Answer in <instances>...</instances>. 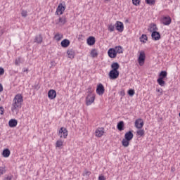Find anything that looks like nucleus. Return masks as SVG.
Returning a JSON list of instances; mask_svg holds the SVG:
<instances>
[{
    "label": "nucleus",
    "instance_id": "f257e3e1",
    "mask_svg": "<svg viewBox=\"0 0 180 180\" xmlns=\"http://www.w3.org/2000/svg\"><path fill=\"white\" fill-rule=\"evenodd\" d=\"M22 102H23V97L20 94H17L13 98L11 110L13 113H18L19 109L22 108Z\"/></svg>",
    "mask_w": 180,
    "mask_h": 180
},
{
    "label": "nucleus",
    "instance_id": "f03ea898",
    "mask_svg": "<svg viewBox=\"0 0 180 180\" xmlns=\"http://www.w3.org/2000/svg\"><path fill=\"white\" fill-rule=\"evenodd\" d=\"M58 136L60 139H67L68 131L64 127H61L58 131Z\"/></svg>",
    "mask_w": 180,
    "mask_h": 180
},
{
    "label": "nucleus",
    "instance_id": "7ed1b4c3",
    "mask_svg": "<svg viewBox=\"0 0 180 180\" xmlns=\"http://www.w3.org/2000/svg\"><path fill=\"white\" fill-rule=\"evenodd\" d=\"M144 61H146V53H144L143 51H141L139 52V56L138 58V63L139 65H143Z\"/></svg>",
    "mask_w": 180,
    "mask_h": 180
},
{
    "label": "nucleus",
    "instance_id": "20e7f679",
    "mask_svg": "<svg viewBox=\"0 0 180 180\" xmlns=\"http://www.w3.org/2000/svg\"><path fill=\"white\" fill-rule=\"evenodd\" d=\"M95 102V94H88L86 98V105L89 106Z\"/></svg>",
    "mask_w": 180,
    "mask_h": 180
},
{
    "label": "nucleus",
    "instance_id": "39448f33",
    "mask_svg": "<svg viewBox=\"0 0 180 180\" xmlns=\"http://www.w3.org/2000/svg\"><path fill=\"white\" fill-rule=\"evenodd\" d=\"M109 77L110 79H116L119 77V70H111L109 72Z\"/></svg>",
    "mask_w": 180,
    "mask_h": 180
},
{
    "label": "nucleus",
    "instance_id": "423d86ee",
    "mask_svg": "<svg viewBox=\"0 0 180 180\" xmlns=\"http://www.w3.org/2000/svg\"><path fill=\"white\" fill-rule=\"evenodd\" d=\"M96 94H98V95H102L103 94H105V87L103 86V84H99L97 86V89L96 90Z\"/></svg>",
    "mask_w": 180,
    "mask_h": 180
},
{
    "label": "nucleus",
    "instance_id": "0eeeda50",
    "mask_svg": "<svg viewBox=\"0 0 180 180\" xmlns=\"http://www.w3.org/2000/svg\"><path fill=\"white\" fill-rule=\"evenodd\" d=\"M144 126V122L142 119H138L135 121V127L136 129H142Z\"/></svg>",
    "mask_w": 180,
    "mask_h": 180
},
{
    "label": "nucleus",
    "instance_id": "6e6552de",
    "mask_svg": "<svg viewBox=\"0 0 180 180\" xmlns=\"http://www.w3.org/2000/svg\"><path fill=\"white\" fill-rule=\"evenodd\" d=\"M64 11H65V7H64L63 4H60L57 8L56 13L57 15H63V13H64Z\"/></svg>",
    "mask_w": 180,
    "mask_h": 180
},
{
    "label": "nucleus",
    "instance_id": "1a4fd4ad",
    "mask_svg": "<svg viewBox=\"0 0 180 180\" xmlns=\"http://www.w3.org/2000/svg\"><path fill=\"white\" fill-rule=\"evenodd\" d=\"M115 27H116L117 30H118V32H123V30L124 29V26L123 25V22H122L120 21H117L115 23Z\"/></svg>",
    "mask_w": 180,
    "mask_h": 180
},
{
    "label": "nucleus",
    "instance_id": "9d476101",
    "mask_svg": "<svg viewBox=\"0 0 180 180\" xmlns=\"http://www.w3.org/2000/svg\"><path fill=\"white\" fill-rule=\"evenodd\" d=\"M108 54L110 58H116L117 53L115 49H110L108 51Z\"/></svg>",
    "mask_w": 180,
    "mask_h": 180
},
{
    "label": "nucleus",
    "instance_id": "9b49d317",
    "mask_svg": "<svg viewBox=\"0 0 180 180\" xmlns=\"http://www.w3.org/2000/svg\"><path fill=\"white\" fill-rule=\"evenodd\" d=\"M105 134V129L103 128H98L96 130V137H102Z\"/></svg>",
    "mask_w": 180,
    "mask_h": 180
},
{
    "label": "nucleus",
    "instance_id": "f8f14e48",
    "mask_svg": "<svg viewBox=\"0 0 180 180\" xmlns=\"http://www.w3.org/2000/svg\"><path fill=\"white\" fill-rule=\"evenodd\" d=\"M153 40H160L161 39V34L158 32H153L151 34Z\"/></svg>",
    "mask_w": 180,
    "mask_h": 180
},
{
    "label": "nucleus",
    "instance_id": "ddd939ff",
    "mask_svg": "<svg viewBox=\"0 0 180 180\" xmlns=\"http://www.w3.org/2000/svg\"><path fill=\"white\" fill-rule=\"evenodd\" d=\"M48 96L49 99H55L56 96H57V93L56 92L55 90H50L48 92Z\"/></svg>",
    "mask_w": 180,
    "mask_h": 180
},
{
    "label": "nucleus",
    "instance_id": "4468645a",
    "mask_svg": "<svg viewBox=\"0 0 180 180\" xmlns=\"http://www.w3.org/2000/svg\"><path fill=\"white\" fill-rule=\"evenodd\" d=\"M163 25L165 26H168L171 25V18L169 17H164L162 20Z\"/></svg>",
    "mask_w": 180,
    "mask_h": 180
},
{
    "label": "nucleus",
    "instance_id": "2eb2a0df",
    "mask_svg": "<svg viewBox=\"0 0 180 180\" xmlns=\"http://www.w3.org/2000/svg\"><path fill=\"white\" fill-rule=\"evenodd\" d=\"M134 136V135H133V132H131V131H129L125 134L124 139L130 141L133 139Z\"/></svg>",
    "mask_w": 180,
    "mask_h": 180
},
{
    "label": "nucleus",
    "instance_id": "dca6fc26",
    "mask_svg": "<svg viewBox=\"0 0 180 180\" xmlns=\"http://www.w3.org/2000/svg\"><path fill=\"white\" fill-rule=\"evenodd\" d=\"M8 126L10 127H16V126H18V120H14V119H11L9 122H8Z\"/></svg>",
    "mask_w": 180,
    "mask_h": 180
},
{
    "label": "nucleus",
    "instance_id": "f3484780",
    "mask_svg": "<svg viewBox=\"0 0 180 180\" xmlns=\"http://www.w3.org/2000/svg\"><path fill=\"white\" fill-rule=\"evenodd\" d=\"M43 41V37H41V35H37L34 39V43H37L38 44H40Z\"/></svg>",
    "mask_w": 180,
    "mask_h": 180
},
{
    "label": "nucleus",
    "instance_id": "a211bd4d",
    "mask_svg": "<svg viewBox=\"0 0 180 180\" xmlns=\"http://www.w3.org/2000/svg\"><path fill=\"white\" fill-rule=\"evenodd\" d=\"M87 44H89V46H94V44H95V37H89L87 39Z\"/></svg>",
    "mask_w": 180,
    "mask_h": 180
},
{
    "label": "nucleus",
    "instance_id": "6ab92c4d",
    "mask_svg": "<svg viewBox=\"0 0 180 180\" xmlns=\"http://www.w3.org/2000/svg\"><path fill=\"white\" fill-rule=\"evenodd\" d=\"M112 70L111 71H118L119 68H120V65L117 63H113L111 65Z\"/></svg>",
    "mask_w": 180,
    "mask_h": 180
},
{
    "label": "nucleus",
    "instance_id": "aec40b11",
    "mask_svg": "<svg viewBox=\"0 0 180 180\" xmlns=\"http://www.w3.org/2000/svg\"><path fill=\"white\" fill-rule=\"evenodd\" d=\"M64 144V141L59 139L56 143V147L58 148H61Z\"/></svg>",
    "mask_w": 180,
    "mask_h": 180
},
{
    "label": "nucleus",
    "instance_id": "412c9836",
    "mask_svg": "<svg viewBox=\"0 0 180 180\" xmlns=\"http://www.w3.org/2000/svg\"><path fill=\"white\" fill-rule=\"evenodd\" d=\"M148 32H157V25L155 24H152L150 25V27L148 29Z\"/></svg>",
    "mask_w": 180,
    "mask_h": 180
},
{
    "label": "nucleus",
    "instance_id": "4be33fe9",
    "mask_svg": "<svg viewBox=\"0 0 180 180\" xmlns=\"http://www.w3.org/2000/svg\"><path fill=\"white\" fill-rule=\"evenodd\" d=\"M2 155L3 157L7 158V157H9V155H11V150H9V149H5L3 150Z\"/></svg>",
    "mask_w": 180,
    "mask_h": 180
},
{
    "label": "nucleus",
    "instance_id": "5701e85b",
    "mask_svg": "<svg viewBox=\"0 0 180 180\" xmlns=\"http://www.w3.org/2000/svg\"><path fill=\"white\" fill-rule=\"evenodd\" d=\"M62 47H68L70 46V41L68 39H64L61 41Z\"/></svg>",
    "mask_w": 180,
    "mask_h": 180
},
{
    "label": "nucleus",
    "instance_id": "b1692460",
    "mask_svg": "<svg viewBox=\"0 0 180 180\" xmlns=\"http://www.w3.org/2000/svg\"><path fill=\"white\" fill-rule=\"evenodd\" d=\"M66 22H67V20L65 19V18L63 17L59 18L58 22L57 23L58 25H60V26H62V25H65Z\"/></svg>",
    "mask_w": 180,
    "mask_h": 180
},
{
    "label": "nucleus",
    "instance_id": "393cba45",
    "mask_svg": "<svg viewBox=\"0 0 180 180\" xmlns=\"http://www.w3.org/2000/svg\"><path fill=\"white\" fill-rule=\"evenodd\" d=\"M114 50H115V53H118V54H122V53H123V49L120 46H115L114 48Z\"/></svg>",
    "mask_w": 180,
    "mask_h": 180
},
{
    "label": "nucleus",
    "instance_id": "a878e982",
    "mask_svg": "<svg viewBox=\"0 0 180 180\" xmlns=\"http://www.w3.org/2000/svg\"><path fill=\"white\" fill-rule=\"evenodd\" d=\"M123 127H124V122L121 121L117 124V129L120 131H122V130H123Z\"/></svg>",
    "mask_w": 180,
    "mask_h": 180
},
{
    "label": "nucleus",
    "instance_id": "bb28decb",
    "mask_svg": "<svg viewBox=\"0 0 180 180\" xmlns=\"http://www.w3.org/2000/svg\"><path fill=\"white\" fill-rule=\"evenodd\" d=\"M122 146L124 147H127L130 144V141L129 139H125V138L122 140Z\"/></svg>",
    "mask_w": 180,
    "mask_h": 180
},
{
    "label": "nucleus",
    "instance_id": "cd10ccee",
    "mask_svg": "<svg viewBox=\"0 0 180 180\" xmlns=\"http://www.w3.org/2000/svg\"><path fill=\"white\" fill-rule=\"evenodd\" d=\"M63 39V34L58 33L55 35V40H56V41H60V40H62Z\"/></svg>",
    "mask_w": 180,
    "mask_h": 180
},
{
    "label": "nucleus",
    "instance_id": "c85d7f7f",
    "mask_svg": "<svg viewBox=\"0 0 180 180\" xmlns=\"http://www.w3.org/2000/svg\"><path fill=\"white\" fill-rule=\"evenodd\" d=\"M148 38H147V35L146 34H142L141 37H140V41L142 43H146V41H147Z\"/></svg>",
    "mask_w": 180,
    "mask_h": 180
},
{
    "label": "nucleus",
    "instance_id": "c756f323",
    "mask_svg": "<svg viewBox=\"0 0 180 180\" xmlns=\"http://www.w3.org/2000/svg\"><path fill=\"white\" fill-rule=\"evenodd\" d=\"M69 58H74V51L70 50L67 52Z\"/></svg>",
    "mask_w": 180,
    "mask_h": 180
},
{
    "label": "nucleus",
    "instance_id": "7c9ffc66",
    "mask_svg": "<svg viewBox=\"0 0 180 180\" xmlns=\"http://www.w3.org/2000/svg\"><path fill=\"white\" fill-rule=\"evenodd\" d=\"M164 79L162 78H159L158 79V83L159 84V85H160V86H164V85H165V82L163 81Z\"/></svg>",
    "mask_w": 180,
    "mask_h": 180
},
{
    "label": "nucleus",
    "instance_id": "2f4dec72",
    "mask_svg": "<svg viewBox=\"0 0 180 180\" xmlns=\"http://www.w3.org/2000/svg\"><path fill=\"white\" fill-rule=\"evenodd\" d=\"M160 78H162V79H164L165 77H167V72L166 71H162L160 74Z\"/></svg>",
    "mask_w": 180,
    "mask_h": 180
},
{
    "label": "nucleus",
    "instance_id": "473e14b6",
    "mask_svg": "<svg viewBox=\"0 0 180 180\" xmlns=\"http://www.w3.org/2000/svg\"><path fill=\"white\" fill-rule=\"evenodd\" d=\"M91 56L93 57H96V56H98V51H96V49L91 50Z\"/></svg>",
    "mask_w": 180,
    "mask_h": 180
},
{
    "label": "nucleus",
    "instance_id": "72a5a7b5",
    "mask_svg": "<svg viewBox=\"0 0 180 180\" xmlns=\"http://www.w3.org/2000/svg\"><path fill=\"white\" fill-rule=\"evenodd\" d=\"M108 30L110 32H114L115 31V25L113 24H110L108 25Z\"/></svg>",
    "mask_w": 180,
    "mask_h": 180
},
{
    "label": "nucleus",
    "instance_id": "f704fd0d",
    "mask_svg": "<svg viewBox=\"0 0 180 180\" xmlns=\"http://www.w3.org/2000/svg\"><path fill=\"white\" fill-rule=\"evenodd\" d=\"M6 172V169H5L4 167H0V176L1 175H4Z\"/></svg>",
    "mask_w": 180,
    "mask_h": 180
},
{
    "label": "nucleus",
    "instance_id": "c9c22d12",
    "mask_svg": "<svg viewBox=\"0 0 180 180\" xmlns=\"http://www.w3.org/2000/svg\"><path fill=\"white\" fill-rule=\"evenodd\" d=\"M138 136H144V130L143 129H139L136 131Z\"/></svg>",
    "mask_w": 180,
    "mask_h": 180
},
{
    "label": "nucleus",
    "instance_id": "e433bc0d",
    "mask_svg": "<svg viewBox=\"0 0 180 180\" xmlns=\"http://www.w3.org/2000/svg\"><path fill=\"white\" fill-rule=\"evenodd\" d=\"M146 1L148 5H154L155 4V0H146Z\"/></svg>",
    "mask_w": 180,
    "mask_h": 180
},
{
    "label": "nucleus",
    "instance_id": "4c0bfd02",
    "mask_svg": "<svg viewBox=\"0 0 180 180\" xmlns=\"http://www.w3.org/2000/svg\"><path fill=\"white\" fill-rule=\"evenodd\" d=\"M84 176H89L91 175V172L85 170L83 173Z\"/></svg>",
    "mask_w": 180,
    "mask_h": 180
},
{
    "label": "nucleus",
    "instance_id": "58836bf2",
    "mask_svg": "<svg viewBox=\"0 0 180 180\" xmlns=\"http://www.w3.org/2000/svg\"><path fill=\"white\" fill-rule=\"evenodd\" d=\"M88 94H89V95H94V94H93V92H94V89H92V87H89L88 88Z\"/></svg>",
    "mask_w": 180,
    "mask_h": 180
},
{
    "label": "nucleus",
    "instance_id": "ea45409f",
    "mask_svg": "<svg viewBox=\"0 0 180 180\" xmlns=\"http://www.w3.org/2000/svg\"><path fill=\"white\" fill-rule=\"evenodd\" d=\"M21 63L20 58H18L15 59V65H20Z\"/></svg>",
    "mask_w": 180,
    "mask_h": 180
},
{
    "label": "nucleus",
    "instance_id": "a19ab883",
    "mask_svg": "<svg viewBox=\"0 0 180 180\" xmlns=\"http://www.w3.org/2000/svg\"><path fill=\"white\" fill-rule=\"evenodd\" d=\"M132 3L134 5L137 6V5H140V0H132Z\"/></svg>",
    "mask_w": 180,
    "mask_h": 180
},
{
    "label": "nucleus",
    "instance_id": "79ce46f5",
    "mask_svg": "<svg viewBox=\"0 0 180 180\" xmlns=\"http://www.w3.org/2000/svg\"><path fill=\"white\" fill-rule=\"evenodd\" d=\"M158 96H161L162 95V89H157Z\"/></svg>",
    "mask_w": 180,
    "mask_h": 180
},
{
    "label": "nucleus",
    "instance_id": "37998d69",
    "mask_svg": "<svg viewBox=\"0 0 180 180\" xmlns=\"http://www.w3.org/2000/svg\"><path fill=\"white\" fill-rule=\"evenodd\" d=\"M128 94L129 96H133V95H134V90L133 89H129L128 91Z\"/></svg>",
    "mask_w": 180,
    "mask_h": 180
},
{
    "label": "nucleus",
    "instance_id": "c03bdc74",
    "mask_svg": "<svg viewBox=\"0 0 180 180\" xmlns=\"http://www.w3.org/2000/svg\"><path fill=\"white\" fill-rule=\"evenodd\" d=\"M22 16H23L24 18H26L27 16V11H22L21 13Z\"/></svg>",
    "mask_w": 180,
    "mask_h": 180
},
{
    "label": "nucleus",
    "instance_id": "a18cd8bd",
    "mask_svg": "<svg viewBox=\"0 0 180 180\" xmlns=\"http://www.w3.org/2000/svg\"><path fill=\"white\" fill-rule=\"evenodd\" d=\"M5 74V70L4 68H0V75H4Z\"/></svg>",
    "mask_w": 180,
    "mask_h": 180
},
{
    "label": "nucleus",
    "instance_id": "49530a36",
    "mask_svg": "<svg viewBox=\"0 0 180 180\" xmlns=\"http://www.w3.org/2000/svg\"><path fill=\"white\" fill-rule=\"evenodd\" d=\"M98 180H106V178L103 175H101L98 176Z\"/></svg>",
    "mask_w": 180,
    "mask_h": 180
},
{
    "label": "nucleus",
    "instance_id": "de8ad7c7",
    "mask_svg": "<svg viewBox=\"0 0 180 180\" xmlns=\"http://www.w3.org/2000/svg\"><path fill=\"white\" fill-rule=\"evenodd\" d=\"M4 180H12V176H7L6 178H4Z\"/></svg>",
    "mask_w": 180,
    "mask_h": 180
},
{
    "label": "nucleus",
    "instance_id": "09e8293b",
    "mask_svg": "<svg viewBox=\"0 0 180 180\" xmlns=\"http://www.w3.org/2000/svg\"><path fill=\"white\" fill-rule=\"evenodd\" d=\"M51 67H55L56 64H57L54 60L51 61Z\"/></svg>",
    "mask_w": 180,
    "mask_h": 180
},
{
    "label": "nucleus",
    "instance_id": "8fccbe9b",
    "mask_svg": "<svg viewBox=\"0 0 180 180\" xmlns=\"http://www.w3.org/2000/svg\"><path fill=\"white\" fill-rule=\"evenodd\" d=\"M0 115H4V108L0 107Z\"/></svg>",
    "mask_w": 180,
    "mask_h": 180
},
{
    "label": "nucleus",
    "instance_id": "3c124183",
    "mask_svg": "<svg viewBox=\"0 0 180 180\" xmlns=\"http://www.w3.org/2000/svg\"><path fill=\"white\" fill-rule=\"evenodd\" d=\"M2 91H4V86L0 84V92H2Z\"/></svg>",
    "mask_w": 180,
    "mask_h": 180
},
{
    "label": "nucleus",
    "instance_id": "603ef678",
    "mask_svg": "<svg viewBox=\"0 0 180 180\" xmlns=\"http://www.w3.org/2000/svg\"><path fill=\"white\" fill-rule=\"evenodd\" d=\"M23 72H27V68H25L22 69Z\"/></svg>",
    "mask_w": 180,
    "mask_h": 180
},
{
    "label": "nucleus",
    "instance_id": "864d4df0",
    "mask_svg": "<svg viewBox=\"0 0 180 180\" xmlns=\"http://www.w3.org/2000/svg\"><path fill=\"white\" fill-rule=\"evenodd\" d=\"M121 95H122V96H124V91H122Z\"/></svg>",
    "mask_w": 180,
    "mask_h": 180
},
{
    "label": "nucleus",
    "instance_id": "5fc2aeb1",
    "mask_svg": "<svg viewBox=\"0 0 180 180\" xmlns=\"http://www.w3.org/2000/svg\"><path fill=\"white\" fill-rule=\"evenodd\" d=\"M105 1V2H109V1H110V0H104Z\"/></svg>",
    "mask_w": 180,
    "mask_h": 180
}]
</instances>
